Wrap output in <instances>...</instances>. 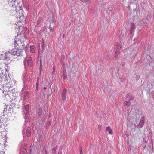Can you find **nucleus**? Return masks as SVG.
Segmentation results:
<instances>
[{"label": "nucleus", "instance_id": "nucleus-27", "mask_svg": "<svg viewBox=\"0 0 154 154\" xmlns=\"http://www.w3.org/2000/svg\"><path fill=\"white\" fill-rule=\"evenodd\" d=\"M38 54H39V53L41 52V49L40 48V45L39 44H38Z\"/></svg>", "mask_w": 154, "mask_h": 154}, {"label": "nucleus", "instance_id": "nucleus-22", "mask_svg": "<svg viewBox=\"0 0 154 154\" xmlns=\"http://www.w3.org/2000/svg\"><path fill=\"white\" fill-rule=\"evenodd\" d=\"M48 28L50 30V31L48 32L49 34H50V33L51 32H53L54 30L53 28L51 26V25Z\"/></svg>", "mask_w": 154, "mask_h": 154}, {"label": "nucleus", "instance_id": "nucleus-11", "mask_svg": "<svg viewBox=\"0 0 154 154\" xmlns=\"http://www.w3.org/2000/svg\"><path fill=\"white\" fill-rule=\"evenodd\" d=\"M67 91V90L64 88L62 94V98L63 101H65L66 100V94Z\"/></svg>", "mask_w": 154, "mask_h": 154}, {"label": "nucleus", "instance_id": "nucleus-30", "mask_svg": "<svg viewBox=\"0 0 154 154\" xmlns=\"http://www.w3.org/2000/svg\"><path fill=\"white\" fill-rule=\"evenodd\" d=\"M39 84V80L38 79H37V82H36V86H38Z\"/></svg>", "mask_w": 154, "mask_h": 154}, {"label": "nucleus", "instance_id": "nucleus-9", "mask_svg": "<svg viewBox=\"0 0 154 154\" xmlns=\"http://www.w3.org/2000/svg\"><path fill=\"white\" fill-rule=\"evenodd\" d=\"M18 48L17 47V48L13 49L11 50H9L8 53L11 55L13 56L17 55V56Z\"/></svg>", "mask_w": 154, "mask_h": 154}, {"label": "nucleus", "instance_id": "nucleus-34", "mask_svg": "<svg viewBox=\"0 0 154 154\" xmlns=\"http://www.w3.org/2000/svg\"><path fill=\"white\" fill-rule=\"evenodd\" d=\"M52 22L53 23H54V21L53 20H50V23H51Z\"/></svg>", "mask_w": 154, "mask_h": 154}, {"label": "nucleus", "instance_id": "nucleus-41", "mask_svg": "<svg viewBox=\"0 0 154 154\" xmlns=\"http://www.w3.org/2000/svg\"><path fill=\"white\" fill-rule=\"evenodd\" d=\"M55 71V69L54 68L53 70L52 73H54Z\"/></svg>", "mask_w": 154, "mask_h": 154}, {"label": "nucleus", "instance_id": "nucleus-51", "mask_svg": "<svg viewBox=\"0 0 154 154\" xmlns=\"http://www.w3.org/2000/svg\"><path fill=\"white\" fill-rule=\"evenodd\" d=\"M27 77H29V76H28V75H27Z\"/></svg>", "mask_w": 154, "mask_h": 154}, {"label": "nucleus", "instance_id": "nucleus-35", "mask_svg": "<svg viewBox=\"0 0 154 154\" xmlns=\"http://www.w3.org/2000/svg\"><path fill=\"white\" fill-rule=\"evenodd\" d=\"M56 149H57V148L56 147H55V148H54L52 149L53 151H55L56 150Z\"/></svg>", "mask_w": 154, "mask_h": 154}, {"label": "nucleus", "instance_id": "nucleus-28", "mask_svg": "<svg viewBox=\"0 0 154 154\" xmlns=\"http://www.w3.org/2000/svg\"><path fill=\"white\" fill-rule=\"evenodd\" d=\"M22 154H27V151L26 149H23V150Z\"/></svg>", "mask_w": 154, "mask_h": 154}, {"label": "nucleus", "instance_id": "nucleus-42", "mask_svg": "<svg viewBox=\"0 0 154 154\" xmlns=\"http://www.w3.org/2000/svg\"><path fill=\"white\" fill-rule=\"evenodd\" d=\"M2 82V79L1 78H0V85H1V83Z\"/></svg>", "mask_w": 154, "mask_h": 154}, {"label": "nucleus", "instance_id": "nucleus-52", "mask_svg": "<svg viewBox=\"0 0 154 154\" xmlns=\"http://www.w3.org/2000/svg\"><path fill=\"white\" fill-rule=\"evenodd\" d=\"M63 37H64V35H63Z\"/></svg>", "mask_w": 154, "mask_h": 154}, {"label": "nucleus", "instance_id": "nucleus-20", "mask_svg": "<svg viewBox=\"0 0 154 154\" xmlns=\"http://www.w3.org/2000/svg\"><path fill=\"white\" fill-rule=\"evenodd\" d=\"M135 28L134 27H131L130 28L129 30L130 34H132L134 32V30Z\"/></svg>", "mask_w": 154, "mask_h": 154}, {"label": "nucleus", "instance_id": "nucleus-15", "mask_svg": "<svg viewBox=\"0 0 154 154\" xmlns=\"http://www.w3.org/2000/svg\"><path fill=\"white\" fill-rule=\"evenodd\" d=\"M29 5L28 3L27 2H25L23 3V6L25 8L26 10H28L29 9Z\"/></svg>", "mask_w": 154, "mask_h": 154}, {"label": "nucleus", "instance_id": "nucleus-44", "mask_svg": "<svg viewBox=\"0 0 154 154\" xmlns=\"http://www.w3.org/2000/svg\"><path fill=\"white\" fill-rule=\"evenodd\" d=\"M29 54H28V55H30V54L31 53V50L30 49L29 50Z\"/></svg>", "mask_w": 154, "mask_h": 154}, {"label": "nucleus", "instance_id": "nucleus-23", "mask_svg": "<svg viewBox=\"0 0 154 154\" xmlns=\"http://www.w3.org/2000/svg\"><path fill=\"white\" fill-rule=\"evenodd\" d=\"M38 113L39 116H40L42 115V110L41 109L39 108L38 110Z\"/></svg>", "mask_w": 154, "mask_h": 154}, {"label": "nucleus", "instance_id": "nucleus-48", "mask_svg": "<svg viewBox=\"0 0 154 154\" xmlns=\"http://www.w3.org/2000/svg\"><path fill=\"white\" fill-rule=\"evenodd\" d=\"M43 88H44V89H46L47 88L46 87H44Z\"/></svg>", "mask_w": 154, "mask_h": 154}, {"label": "nucleus", "instance_id": "nucleus-6", "mask_svg": "<svg viewBox=\"0 0 154 154\" xmlns=\"http://www.w3.org/2000/svg\"><path fill=\"white\" fill-rule=\"evenodd\" d=\"M26 134L28 137H29L31 135V128L29 127H28L27 128V129L26 130L23 129L22 131V134L23 135Z\"/></svg>", "mask_w": 154, "mask_h": 154}, {"label": "nucleus", "instance_id": "nucleus-54", "mask_svg": "<svg viewBox=\"0 0 154 154\" xmlns=\"http://www.w3.org/2000/svg\"><path fill=\"white\" fill-rule=\"evenodd\" d=\"M17 35H18V36H19V35H20V34H19V35L18 34Z\"/></svg>", "mask_w": 154, "mask_h": 154}, {"label": "nucleus", "instance_id": "nucleus-47", "mask_svg": "<svg viewBox=\"0 0 154 154\" xmlns=\"http://www.w3.org/2000/svg\"><path fill=\"white\" fill-rule=\"evenodd\" d=\"M51 114H49V115H48V116H49V117H51Z\"/></svg>", "mask_w": 154, "mask_h": 154}, {"label": "nucleus", "instance_id": "nucleus-40", "mask_svg": "<svg viewBox=\"0 0 154 154\" xmlns=\"http://www.w3.org/2000/svg\"><path fill=\"white\" fill-rule=\"evenodd\" d=\"M26 94H27V95H28V94H29V91H26Z\"/></svg>", "mask_w": 154, "mask_h": 154}, {"label": "nucleus", "instance_id": "nucleus-7", "mask_svg": "<svg viewBox=\"0 0 154 154\" xmlns=\"http://www.w3.org/2000/svg\"><path fill=\"white\" fill-rule=\"evenodd\" d=\"M116 47L115 48L114 51H115V57L116 58L117 57L118 55L119 54V50L121 48L120 45L118 44V43H116Z\"/></svg>", "mask_w": 154, "mask_h": 154}, {"label": "nucleus", "instance_id": "nucleus-31", "mask_svg": "<svg viewBox=\"0 0 154 154\" xmlns=\"http://www.w3.org/2000/svg\"><path fill=\"white\" fill-rule=\"evenodd\" d=\"M150 66H154V62H153L150 64Z\"/></svg>", "mask_w": 154, "mask_h": 154}, {"label": "nucleus", "instance_id": "nucleus-5", "mask_svg": "<svg viewBox=\"0 0 154 154\" xmlns=\"http://www.w3.org/2000/svg\"><path fill=\"white\" fill-rule=\"evenodd\" d=\"M32 59V58L29 57L26 60H24V64L25 67L27 66L29 68H31L33 66V63Z\"/></svg>", "mask_w": 154, "mask_h": 154}, {"label": "nucleus", "instance_id": "nucleus-53", "mask_svg": "<svg viewBox=\"0 0 154 154\" xmlns=\"http://www.w3.org/2000/svg\"><path fill=\"white\" fill-rule=\"evenodd\" d=\"M35 0H33V1H35Z\"/></svg>", "mask_w": 154, "mask_h": 154}, {"label": "nucleus", "instance_id": "nucleus-4", "mask_svg": "<svg viewBox=\"0 0 154 154\" xmlns=\"http://www.w3.org/2000/svg\"><path fill=\"white\" fill-rule=\"evenodd\" d=\"M126 97L127 98L128 101H126L124 102V105L125 106H129L131 104V101L133 100L134 99V97L132 95L127 94Z\"/></svg>", "mask_w": 154, "mask_h": 154}, {"label": "nucleus", "instance_id": "nucleus-1", "mask_svg": "<svg viewBox=\"0 0 154 154\" xmlns=\"http://www.w3.org/2000/svg\"><path fill=\"white\" fill-rule=\"evenodd\" d=\"M18 35L16 36L15 38V40L14 41V45L15 47H17L18 45V46H24L26 45L27 44V42L25 44V42H26L28 41V40L26 39L25 38H20V39L18 38Z\"/></svg>", "mask_w": 154, "mask_h": 154}, {"label": "nucleus", "instance_id": "nucleus-36", "mask_svg": "<svg viewBox=\"0 0 154 154\" xmlns=\"http://www.w3.org/2000/svg\"><path fill=\"white\" fill-rule=\"evenodd\" d=\"M79 151L80 152H82V149L81 147H80Z\"/></svg>", "mask_w": 154, "mask_h": 154}, {"label": "nucleus", "instance_id": "nucleus-50", "mask_svg": "<svg viewBox=\"0 0 154 154\" xmlns=\"http://www.w3.org/2000/svg\"><path fill=\"white\" fill-rule=\"evenodd\" d=\"M80 154H82V152H80Z\"/></svg>", "mask_w": 154, "mask_h": 154}, {"label": "nucleus", "instance_id": "nucleus-13", "mask_svg": "<svg viewBox=\"0 0 154 154\" xmlns=\"http://www.w3.org/2000/svg\"><path fill=\"white\" fill-rule=\"evenodd\" d=\"M23 108L24 109L23 111L25 114L29 113V105L25 106L23 107Z\"/></svg>", "mask_w": 154, "mask_h": 154}, {"label": "nucleus", "instance_id": "nucleus-17", "mask_svg": "<svg viewBox=\"0 0 154 154\" xmlns=\"http://www.w3.org/2000/svg\"><path fill=\"white\" fill-rule=\"evenodd\" d=\"M67 74L66 70L63 71V80H65L67 79Z\"/></svg>", "mask_w": 154, "mask_h": 154}, {"label": "nucleus", "instance_id": "nucleus-55", "mask_svg": "<svg viewBox=\"0 0 154 154\" xmlns=\"http://www.w3.org/2000/svg\"><path fill=\"white\" fill-rule=\"evenodd\" d=\"M153 97H154V94L153 95Z\"/></svg>", "mask_w": 154, "mask_h": 154}, {"label": "nucleus", "instance_id": "nucleus-24", "mask_svg": "<svg viewBox=\"0 0 154 154\" xmlns=\"http://www.w3.org/2000/svg\"><path fill=\"white\" fill-rule=\"evenodd\" d=\"M10 2H13V3H12V4H14V5H16V3H17V4H18V2H17V0H9Z\"/></svg>", "mask_w": 154, "mask_h": 154}, {"label": "nucleus", "instance_id": "nucleus-49", "mask_svg": "<svg viewBox=\"0 0 154 154\" xmlns=\"http://www.w3.org/2000/svg\"><path fill=\"white\" fill-rule=\"evenodd\" d=\"M126 136H127V137H128V136H129V135H128V134H126Z\"/></svg>", "mask_w": 154, "mask_h": 154}, {"label": "nucleus", "instance_id": "nucleus-12", "mask_svg": "<svg viewBox=\"0 0 154 154\" xmlns=\"http://www.w3.org/2000/svg\"><path fill=\"white\" fill-rule=\"evenodd\" d=\"M10 54H9L8 52V53H7L2 54V55L4 56V59L6 60L7 61H8L11 62V61L10 60V58L9 57Z\"/></svg>", "mask_w": 154, "mask_h": 154}, {"label": "nucleus", "instance_id": "nucleus-45", "mask_svg": "<svg viewBox=\"0 0 154 154\" xmlns=\"http://www.w3.org/2000/svg\"><path fill=\"white\" fill-rule=\"evenodd\" d=\"M6 110H7V108H5L3 111H6Z\"/></svg>", "mask_w": 154, "mask_h": 154}, {"label": "nucleus", "instance_id": "nucleus-16", "mask_svg": "<svg viewBox=\"0 0 154 154\" xmlns=\"http://www.w3.org/2000/svg\"><path fill=\"white\" fill-rule=\"evenodd\" d=\"M106 131H108L109 134H112V131L109 126L106 127Z\"/></svg>", "mask_w": 154, "mask_h": 154}, {"label": "nucleus", "instance_id": "nucleus-32", "mask_svg": "<svg viewBox=\"0 0 154 154\" xmlns=\"http://www.w3.org/2000/svg\"><path fill=\"white\" fill-rule=\"evenodd\" d=\"M44 149L45 150V154H48V152L47 151V150H46L45 147H44Z\"/></svg>", "mask_w": 154, "mask_h": 154}, {"label": "nucleus", "instance_id": "nucleus-37", "mask_svg": "<svg viewBox=\"0 0 154 154\" xmlns=\"http://www.w3.org/2000/svg\"><path fill=\"white\" fill-rule=\"evenodd\" d=\"M43 29L44 31L47 30V28L46 27H44Z\"/></svg>", "mask_w": 154, "mask_h": 154}, {"label": "nucleus", "instance_id": "nucleus-39", "mask_svg": "<svg viewBox=\"0 0 154 154\" xmlns=\"http://www.w3.org/2000/svg\"><path fill=\"white\" fill-rule=\"evenodd\" d=\"M38 86H36V90H38Z\"/></svg>", "mask_w": 154, "mask_h": 154}, {"label": "nucleus", "instance_id": "nucleus-26", "mask_svg": "<svg viewBox=\"0 0 154 154\" xmlns=\"http://www.w3.org/2000/svg\"><path fill=\"white\" fill-rule=\"evenodd\" d=\"M28 84H26L24 85V86L23 88V89L26 90L28 88Z\"/></svg>", "mask_w": 154, "mask_h": 154}, {"label": "nucleus", "instance_id": "nucleus-8", "mask_svg": "<svg viewBox=\"0 0 154 154\" xmlns=\"http://www.w3.org/2000/svg\"><path fill=\"white\" fill-rule=\"evenodd\" d=\"M144 119V116H143L141 118L139 123L137 125L136 127L137 128L139 129L142 128L143 126L145 121Z\"/></svg>", "mask_w": 154, "mask_h": 154}, {"label": "nucleus", "instance_id": "nucleus-46", "mask_svg": "<svg viewBox=\"0 0 154 154\" xmlns=\"http://www.w3.org/2000/svg\"><path fill=\"white\" fill-rule=\"evenodd\" d=\"M150 143L151 144H152V146H153V142L152 141H151V142H150Z\"/></svg>", "mask_w": 154, "mask_h": 154}, {"label": "nucleus", "instance_id": "nucleus-3", "mask_svg": "<svg viewBox=\"0 0 154 154\" xmlns=\"http://www.w3.org/2000/svg\"><path fill=\"white\" fill-rule=\"evenodd\" d=\"M23 48L24 50H25L26 54L27 55L29 54L30 49L31 50V52L32 53H35V48L34 45L29 46L28 44H27L26 46L24 47Z\"/></svg>", "mask_w": 154, "mask_h": 154}, {"label": "nucleus", "instance_id": "nucleus-21", "mask_svg": "<svg viewBox=\"0 0 154 154\" xmlns=\"http://www.w3.org/2000/svg\"><path fill=\"white\" fill-rule=\"evenodd\" d=\"M92 1V0H83L82 2L87 4H89Z\"/></svg>", "mask_w": 154, "mask_h": 154}, {"label": "nucleus", "instance_id": "nucleus-25", "mask_svg": "<svg viewBox=\"0 0 154 154\" xmlns=\"http://www.w3.org/2000/svg\"><path fill=\"white\" fill-rule=\"evenodd\" d=\"M41 19H41V18L39 17L38 18V20H37V22H36V23L38 25H39L41 23Z\"/></svg>", "mask_w": 154, "mask_h": 154}, {"label": "nucleus", "instance_id": "nucleus-43", "mask_svg": "<svg viewBox=\"0 0 154 154\" xmlns=\"http://www.w3.org/2000/svg\"><path fill=\"white\" fill-rule=\"evenodd\" d=\"M101 128V126L100 125H99L98 126V128Z\"/></svg>", "mask_w": 154, "mask_h": 154}, {"label": "nucleus", "instance_id": "nucleus-29", "mask_svg": "<svg viewBox=\"0 0 154 154\" xmlns=\"http://www.w3.org/2000/svg\"><path fill=\"white\" fill-rule=\"evenodd\" d=\"M140 76L139 75H137L136 76V79L137 80H138L140 79Z\"/></svg>", "mask_w": 154, "mask_h": 154}, {"label": "nucleus", "instance_id": "nucleus-38", "mask_svg": "<svg viewBox=\"0 0 154 154\" xmlns=\"http://www.w3.org/2000/svg\"><path fill=\"white\" fill-rule=\"evenodd\" d=\"M40 68H42V64H41V61H40Z\"/></svg>", "mask_w": 154, "mask_h": 154}, {"label": "nucleus", "instance_id": "nucleus-2", "mask_svg": "<svg viewBox=\"0 0 154 154\" xmlns=\"http://www.w3.org/2000/svg\"><path fill=\"white\" fill-rule=\"evenodd\" d=\"M16 7L17 8L16 10H17L16 11L17 17H19L20 20L23 21L25 19V18L24 17V14L22 8L20 7V6L18 7L16 6Z\"/></svg>", "mask_w": 154, "mask_h": 154}, {"label": "nucleus", "instance_id": "nucleus-10", "mask_svg": "<svg viewBox=\"0 0 154 154\" xmlns=\"http://www.w3.org/2000/svg\"><path fill=\"white\" fill-rule=\"evenodd\" d=\"M19 31L21 32V34L25 33V34H28V31L26 27L23 28V26H20Z\"/></svg>", "mask_w": 154, "mask_h": 154}, {"label": "nucleus", "instance_id": "nucleus-19", "mask_svg": "<svg viewBox=\"0 0 154 154\" xmlns=\"http://www.w3.org/2000/svg\"><path fill=\"white\" fill-rule=\"evenodd\" d=\"M41 48L42 49V52H43L45 48V43L43 41L41 42Z\"/></svg>", "mask_w": 154, "mask_h": 154}, {"label": "nucleus", "instance_id": "nucleus-18", "mask_svg": "<svg viewBox=\"0 0 154 154\" xmlns=\"http://www.w3.org/2000/svg\"><path fill=\"white\" fill-rule=\"evenodd\" d=\"M23 51V49H20V51L18 50L17 56H19L20 55L22 56V52Z\"/></svg>", "mask_w": 154, "mask_h": 154}, {"label": "nucleus", "instance_id": "nucleus-14", "mask_svg": "<svg viewBox=\"0 0 154 154\" xmlns=\"http://www.w3.org/2000/svg\"><path fill=\"white\" fill-rule=\"evenodd\" d=\"M45 125V128L46 129H48V127L51 125V121H49L48 122H46Z\"/></svg>", "mask_w": 154, "mask_h": 154}, {"label": "nucleus", "instance_id": "nucleus-33", "mask_svg": "<svg viewBox=\"0 0 154 154\" xmlns=\"http://www.w3.org/2000/svg\"><path fill=\"white\" fill-rule=\"evenodd\" d=\"M131 25L132 26L131 27H135V24L134 23H132L131 24Z\"/></svg>", "mask_w": 154, "mask_h": 154}]
</instances>
